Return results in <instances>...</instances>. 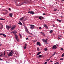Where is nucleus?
<instances>
[{
    "instance_id": "nucleus-59",
    "label": "nucleus",
    "mask_w": 64,
    "mask_h": 64,
    "mask_svg": "<svg viewBox=\"0 0 64 64\" xmlns=\"http://www.w3.org/2000/svg\"><path fill=\"white\" fill-rule=\"evenodd\" d=\"M3 20H5V19H3Z\"/></svg>"
},
{
    "instance_id": "nucleus-44",
    "label": "nucleus",
    "mask_w": 64,
    "mask_h": 64,
    "mask_svg": "<svg viewBox=\"0 0 64 64\" xmlns=\"http://www.w3.org/2000/svg\"><path fill=\"white\" fill-rule=\"evenodd\" d=\"M42 15H46V14L45 13H44L42 14Z\"/></svg>"
},
{
    "instance_id": "nucleus-17",
    "label": "nucleus",
    "mask_w": 64,
    "mask_h": 64,
    "mask_svg": "<svg viewBox=\"0 0 64 64\" xmlns=\"http://www.w3.org/2000/svg\"><path fill=\"white\" fill-rule=\"evenodd\" d=\"M41 57H42V55H39L38 56V58H41Z\"/></svg>"
},
{
    "instance_id": "nucleus-19",
    "label": "nucleus",
    "mask_w": 64,
    "mask_h": 64,
    "mask_svg": "<svg viewBox=\"0 0 64 64\" xmlns=\"http://www.w3.org/2000/svg\"><path fill=\"white\" fill-rule=\"evenodd\" d=\"M12 55V54H11L10 53L8 55V56H11Z\"/></svg>"
},
{
    "instance_id": "nucleus-34",
    "label": "nucleus",
    "mask_w": 64,
    "mask_h": 64,
    "mask_svg": "<svg viewBox=\"0 0 64 64\" xmlns=\"http://www.w3.org/2000/svg\"><path fill=\"white\" fill-rule=\"evenodd\" d=\"M54 64H59V63L58 62H56V63Z\"/></svg>"
},
{
    "instance_id": "nucleus-53",
    "label": "nucleus",
    "mask_w": 64,
    "mask_h": 64,
    "mask_svg": "<svg viewBox=\"0 0 64 64\" xmlns=\"http://www.w3.org/2000/svg\"><path fill=\"white\" fill-rule=\"evenodd\" d=\"M50 62H53V61L51 60L50 61Z\"/></svg>"
},
{
    "instance_id": "nucleus-8",
    "label": "nucleus",
    "mask_w": 64,
    "mask_h": 64,
    "mask_svg": "<svg viewBox=\"0 0 64 64\" xmlns=\"http://www.w3.org/2000/svg\"><path fill=\"white\" fill-rule=\"evenodd\" d=\"M37 45H39V46H41V44H40V42H37V43H36Z\"/></svg>"
},
{
    "instance_id": "nucleus-5",
    "label": "nucleus",
    "mask_w": 64,
    "mask_h": 64,
    "mask_svg": "<svg viewBox=\"0 0 64 64\" xmlns=\"http://www.w3.org/2000/svg\"><path fill=\"white\" fill-rule=\"evenodd\" d=\"M15 38L16 39L17 41L19 42V39H18V36H17V35H15Z\"/></svg>"
},
{
    "instance_id": "nucleus-31",
    "label": "nucleus",
    "mask_w": 64,
    "mask_h": 64,
    "mask_svg": "<svg viewBox=\"0 0 64 64\" xmlns=\"http://www.w3.org/2000/svg\"><path fill=\"white\" fill-rule=\"evenodd\" d=\"M37 41V40H34V43H35V42H36Z\"/></svg>"
},
{
    "instance_id": "nucleus-23",
    "label": "nucleus",
    "mask_w": 64,
    "mask_h": 64,
    "mask_svg": "<svg viewBox=\"0 0 64 64\" xmlns=\"http://www.w3.org/2000/svg\"><path fill=\"white\" fill-rule=\"evenodd\" d=\"M2 36L4 37H6V35L4 34H3Z\"/></svg>"
},
{
    "instance_id": "nucleus-24",
    "label": "nucleus",
    "mask_w": 64,
    "mask_h": 64,
    "mask_svg": "<svg viewBox=\"0 0 64 64\" xmlns=\"http://www.w3.org/2000/svg\"><path fill=\"white\" fill-rule=\"evenodd\" d=\"M0 25H2V27H1V29H2V28H3V25H2V24H0Z\"/></svg>"
},
{
    "instance_id": "nucleus-22",
    "label": "nucleus",
    "mask_w": 64,
    "mask_h": 64,
    "mask_svg": "<svg viewBox=\"0 0 64 64\" xmlns=\"http://www.w3.org/2000/svg\"><path fill=\"white\" fill-rule=\"evenodd\" d=\"M13 33H17V31H14V32H13Z\"/></svg>"
},
{
    "instance_id": "nucleus-35",
    "label": "nucleus",
    "mask_w": 64,
    "mask_h": 64,
    "mask_svg": "<svg viewBox=\"0 0 64 64\" xmlns=\"http://www.w3.org/2000/svg\"><path fill=\"white\" fill-rule=\"evenodd\" d=\"M4 55H5V51H4Z\"/></svg>"
},
{
    "instance_id": "nucleus-10",
    "label": "nucleus",
    "mask_w": 64,
    "mask_h": 64,
    "mask_svg": "<svg viewBox=\"0 0 64 64\" xmlns=\"http://www.w3.org/2000/svg\"><path fill=\"white\" fill-rule=\"evenodd\" d=\"M26 3L25 2H23L22 4H20V5H19V6H21V5H23V4H26Z\"/></svg>"
},
{
    "instance_id": "nucleus-54",
    "label": "nucleus",
    "mask_w": 64,
    "mask_h": 64,
    "mask_svg": "<svg viewBox=\"0 0 64 64\" xmlns=\"http://www.w3.org/2000/svg\"><path fill=\"white\" fill-rule=\"evenodd\" d=\"M62 1L63 2L64 1V0H62Z\"/></svg>"
},
{
    "instance_id": "nucleus-33",
    "label": "nucleus",
    "mask_w": 64,
    "mask_h": 64,
    "mask_svg": "<svg viewBox=\"0 0 64 64\" xmlns=\"http://www.w3.org/2000/svg\"><path fill=\"white\" fill-rule=\"evenodd\" d=\"M29 34H30V35H33V34H32V33H31L30 32H28Z\"/></svg>"
},
{
    "instance_id": "nucleus-47",
    "label": "nucleus",
    "mask_w": 64,
    "mask_h": 64,
    "mask_svg": "<svg viewBox=\"0 0 64 64\" xmlns=\"http://www.w3.org/2000/svg\"><path fill=\"white\" fill-rule=\"evenodd\" d=\"M0 60H1V61H2V60H3V59H2L0 58Z\"/></svg>"
},
{
    "instance_id": "nucleus-56",
    "label": "nucleus",
    "mask_w": 64,
    "mask_h": 64,
    "mask_svg": "<svg viewBox=\"0 0 64 64\" xmlns=\"http://www.w3.org/2000/svg\"><path fill=\"white\" fill-rule=\"evenodd\" d=\"M29 37H31V36H29Z\"/></svg>"
},
{
    "instance_id": "nucleus-63",
    "label": "nucleus",
    "mask_w": 64,
    "mask_h": 64,
    "mask_svg": "<svg viewBox=\"0 0 64 64\" xmlns=\"http://www.w3.org/2000/svg\"><path fill=\"white\" fill-rule=\"evenodd\" d=\"M62 14H63V12H62Z\"/></svg>"
},
{
    "instance_id": "nucleus-52",
    "label": "nucleus",
    "mask_w": 64,
    "mask_h": 64,
    "mask_svg": "<svg viewBox=\"0 0 64 64\" xmlns=\"http://www.w3.org/2000/svg\"><path fill=\"white\" fill-rule=\"evenodd\" d=\"M9 10H10V11H11V8H9Z\"/></svg>"
},
{
    "instance_id": "nucleus-18",
    "label": "nucleus",
    "mask_w": 64,
    "mask_h": 64,
    "mask_svg": "<svg viewBox=\"0 0 64 64\" xmlns=\"http://www.w3.org/2000/svg\"><path fill=\"white\" fill-rule=\"evenodd\" d=\"M56 20L58 21L59 22H62V20H59L58 19H57Z\"/></svg>"
},
{
    "instance_id": "nucleus-41",
    "label": "nucleus",
    "mask_w": 64,
    "mask_h": 64,
    "mask_svg": "<svg viewBox=\"0 0 64 64\" xmlns=\"http://www.w3.org/2000/svg\"><path fill=\"white\" fill-rule=\"evenodd\" d=\"M2 14H3V15H6V14H7L6 13H3Z\"/></svg>"
},
{
    "instance_id": "nucleus-60",
    "label": "nucleus",
    "mask_w": 64,
    "mask_h": 64,
    "mask_svg": "<svg viewBox=\"0 0 64 64\" xmlns=\"http://www.w3.org/2000/svg\"><path fill=\"white\" fill-rule=\"evenodd\" d=\"M56 45H57V46H58V45L57 44H56Z\"/></svg>"
},
{
    "instance_id": "nucleus-12",
    "label": "nucleus",
    "mask_w": 64,
    "mask_h": 64,
    "mask_svg": "<svg viewBox=\"0 0 64 64\" xmlns=\"http://www.w3.org/2000/svg\"><path fill=\"white\" fill-rule=\"evenodd\" d=\"M27 46V44H25V45L24 46V49H26V47Z\"/></svg>"
},
{
    "instance_id": "nucleus-3",
    "label": "nucleus",
    "mask_w": 64,
    "mask_h": 64,
    "mask_svg": "<svg viewBox=\"0 0 64 64\" xmlns=\"http://www.w3.org/2000/svg\"><path fill=\"white\" fill-rule=\"evenodd\" d=\"M42 41L44 43H44V44H48L47 41V40H46L43 39L42 40Z\"/></svg>"
},
{
    "instance_id": "nucleus-50",
    "label": "nucleus",
    "mask_w": 64,
    "mask_h": 64,
    "mask_svg": "<svg viewBox=\"0 0 64 64\" xmlns=\"http://www.w3.org/2000/svg\"><path fill=\"white\" fill-rule=\"evenodd\" d=\"M47 62H45L44 63V64H47Z\"/></svg>"
},
{
    "instance_id": "nucleus-51",
    "label": "nucleus",
    "mask_w": 64,
    "mask_h": 64,
    "mask_svg": "<svg viewBox=\"0 0 64 64\" xmlns=\"http://www.w3.org/2000/svg\"><path fill=\"white\" fill-rule=\"evenodd\" d=\"M23 19H24L23 20H23L24 21H25V20H24V18H23Z\"/></svg>"
},
{
    "instance_id": "nucleus-20",
    "label": "nucleus",
    "mask_w": 64,
    "mask_h": 64,
    "mask_svg": "<svg viewBox=\"0 0 64 64\" xmlns=\"http://www.w3.org/2000/svg\"><path fill=\"white\" fill-rule=\"evenodd\" d=\"M53 32V31L52 30L50 31L49 32L51 34L52 33V32Z\"/></svg>"
},
{
    "instance_id": "nucleus-16",
    "label": "nucleus",
    "mask_w": 64,
    "mask_h": 64,
    "mask_svg": "<svg viewBox=\"0 0 64 64\" xmlns=\"http://www.w3.org/2000/svg\"><path fill=\"white\" fill-rule=\"evenodd\" d=\"M18 24H20V25H23V24H22L21 23V22H20V23H18Z\"/></svg>"
},
{
    "instance_id": "nucleus-32",
    "label": "nucleus",
    "mask_w": 64,
    "mask_h": 64,
    "mask_svg": "<svg viewBox=\"0 0 64 64\" xmlns=\"http://www.w3.org/2000/svg\"><path fill=\"white\" fill-rule=\"evenodd\" d=\"M10 54H13V52L11 51L10 52Z\"/></svg>"
},
{
    "instance_id": "nucleus-14",
    "label": "nucleus",
    "mask_w": 64,
    "mask_h": 64,
    "mask_svg": "<svg viewBox=\"0 0 64 64\" xmlns=\"http://www.w3.org/2000/svg\"><path fill=\"white\" fill-rule=\"evenodd\" d=\"M26 31L27 33H29V31H28V29H27V28H26Z\"/></svg>"
},
{
    "instance_id": "nucleus-29",
    "label": "nucleus",
    "mask_w": 64,
    "mask_h": 64,
    "mask_svg": "<svg viewBox=\"0 0 64 64\" xmlns=\"http://www.w3.org/2000/svg\"><path fill=\"white\" fill-rule=\"evenodd\" d=\"M56 52H54V54H52V56H54V55H55V54H56Z\"/></svg>"
},
{
    "instance_id": "nucleus-6",
    "label": "nucleus",
    "mask_w": 64,
    "mask_h": 64,
    "mask_svg": "<svg viewBox=\"0 0 64 64\" xmlns=\"http://www.w3.org/2000/svg\"><path fill=\"white\" fill-rule=\"evenodd\" d=\"M28 13H30V14H32V15L33 14H34L35 13H34V12L33 11H29L28 12Z\"/></svg>"
},
{
    "instance_id": "nucleus-46",
    "label": "nucleus",
    "mask_w": 64,
    "mask_h": 64,
    "mask_svg": "<svg viewBox=\"0 0 64 64\" xmlns=\"http://www.w3.org/2000/svg\"><path fill=\"white\" fill-rule=\"evenodd\" d=\"M26 40H28V38H26Z\"/></svg>"
},
{
    "instance_id": "nucleus-37",
    "label": "nucleus",
    "mask_w": 64,
    "mask_h": 64,
    "mask_svg": "<svg viewBox=\"0 0 64 64\" xmlns=\"http://www.w3.org/2000/svg\"><path fill=\"white\" fill-rule=\"evenodd\" d=\"M41 33H42V35H44V33H43V32H41Z\"/></svg>"
},
{
    "instance_id": "nucleus-39",
    "label": "nucleus",
    "mask_w": 64,
    "mask_h": 64,
    "mask_svg": "<svg viewBox=\"0 0 64 64\" xmlns=\"http://www.w3.org/2000/svg\"><path fill=\"white\" fill-rule=\"evenodd\" d=\"M37 50H38V51L39 50V48H37Z\"/></svg>"
},
{
    "instance_id": "nucleus-64",
    "label": "nucleus",
    "mask_w": 64,
    "mask_h": 64,
    "mask_svg": "<svg viewBox=\"0 0 64 64\" xmlns=\"http://www.w3.org/2000/svg\"><path fill=\"white\" fill-rule=\"evenodd\" d=\"M1 55H2V54H1Z\"/></svg>"
},
{
    "instance_id": "nucleus-40",
    "label": "nucleus",
    "mask_w": 64,
    "mask_h": 64,
    "mask_svg": "<svg viewBox=\"0 0 64 64\" xmlns=\"http://www.w3.org/2000/svg\"><path fill=\"white\" fill-rule=\"evenodd\" d=\"M60 60H63V58H61L60 59Z\"/></svg>"
},
{
    "instance_id": "nucleus-36",
    "label": "nucleus",
    "mask_w": 64,
    "mask_h": 64,
    "mask_svg": "<svg viewBox=\"0 0 64 64\" xmlns=\"http://www.w3.org/2000/svg\"><path fill=\"white\" fill-rule=\"evenodd\" d=\"M7 53H8V52H10V51H9V50H8L7 51Z\"/></svg>"
},
{
    "instance_id": "nucleus-2",
    "label": "nucleus",
    "mask_w": 64,
    "mask_h": 64,
    "mask_svg": "<svg viewBox=\"0 0 64 64\" xmlns=\"http://www.w3.org/2000/svg\"><path fill=\"white\" fill-rule=\"evenodd\" d=\"M29 25L31 26L30 28V29H34V28L35 27V26L32 24H29Z\"/></svg>"
},
{
    "instance_id": "nucleus-4",
    "label": "nucleus",
    "mask_w": 64,
    "mask_h": 64,
    "mask_svg": "<svg viewBox=\"0 0 64 64\" xmlns=\"http://www.w3.org/2000/svg\"><path fill=\"white\" fill-rule=\"evenodd\" d=\"M6 29H7L8 30H9V29H10V28H11V26H8L7 25H6Z\"/></svg>"
},
{
    "instance_id": "nucleus-55",
    "label": "nucleus",
    "mask_w": 64,
    "mask_h": 64,
    "mask_svg": "<svg viewBox=\"0 0 64 64\" xmlns=\"http://www.w3.org/2000/svg\"><path fill=\"white\" fill-rule=\"evenodd\" d=\"M0 46H2V44H0Z\"/></svg>"
},
{
    "instance_id": "nucleus-21",
    "label": "nucleus",
    "mask_w": 64,
    "mask_h": 64,
    "mask_svg": "<svg viewBox=\"0 0 64 64\" xmlns=\"http://www.w3.org/2000/svg\"><path fill=\"white\" fill-rule=\"evenodd\" d=\"M42 17V18H40V17H39V18H38L40 20H42V19H43V17Z\"/></svg>"
},
{
    "instance_id": "nucleus-15",
    "label": "nucleus",
    "mask_w": 64,
    "mask_h": 64,
    "mask_svg": "<svg viewBox=\"0 0 64 64\" xmlns=\"http://www.w3.org/2000/svg\"><path fill=\"white\" fill-rule=\"evenodd\" d=\"M14 28H13V27L12 28H11L10 30H11V31H12V30H14Z\"/></svg>"
},
{
    "instance_id": "nucleus-45",
    "label": "nucleus",
    "mask_w": 64,
    "mask_h": 64,
    "mask_svg": "<svg viewBox=\"0 0 64 64\" xmlns=\"http://www.w3.org/2000/svg\"><path fill=\"white\" fill-rule=\"evenodd\" d=\"M52 26H53V27H55V25H54V24H53V25H52Z\"/></svg>"
},
{
    "instance_id": "nucleus-9",
    "label": "nucleus",
    "mask_w": 64,
    "mask_h": 64,
    "mask_svg": "<svg viewBox=\"0 0 64 64\" xmlns=\"http://www.w3.org/2000/svg\"><path fill=\"white\" fill-rule=\"evenodd\" d=\"M3 11H4L5 12V13H6V14H7V13H8V11H7V10H3Z\"/></svg>"
},
{
    "instance_id": "nucleus-38",
    "label": "nucleus",
    "mask_w": 64,
    "mask_h": 64,
    "mask_svg": "<svg viewBox=\"0 0 64 64\" xmlns=\"http://www.w3.org/2000/svg\"><path fill=\"white\" fill-rule=\"evenodd\" d=\"M57 9L56 8L54 10V11H56L57 10Z\"/></svg>"
},
{
    "instance_id": "nucleus-30",
    "label": "nucleus",
    "mask_w": 64,
    "mask_h": 64,
    "mask_svg": "<svg viewBox=\"0 0 64 64\" xmlns=\"http://www.w3.org/2000/svg\"><path fill=\"white\" fill-rule=\"evenodd\" d=\"M19 35H20V38H22V36H21V35L20 34H19Z\"/></svg>"
},
{
    "instance_id": "nucleus-1",
    "label": "nucleus",
    "mask_w": 64,
    "mask_h": 64,
    "mask_svg": "<svg viewBox=\"0 0 64 64\" xmlns=\"http://www.w3.org/2000/svg\"><path fill=\"white\" fill-rule=\"evenodd\" d=\"M52 46V50H55V49H56V48H57V46H56V45H54V46Z\"/></svg>"
},
{
    "instance_id": "nucleus-42",
    "label": "nucleus",
    "mask_w": 64,
    "mask_h": 64,
    "mask_svg": "<svg viewBox=\"0 0 64 64\" xmlns=\"http://www.w3.org/2000/svg\"><path fill=\"white\" fill-rule=\"evenodd\" d=\"M60 49L61 50H63V48H60Z\"/></svg>"
},
{
    "instance_id": "nucleus-43",
    "label": "nucleus",
    "mask_w": 64,
    "mask_h": 64,
    "mask_svg": "<svg viewBox=\"0 0 64 64\" xmlns=\"http://www.w3.org/2000/svg\"><path fill=\"white\" fill-rule=\"evenodd\" d=\"M3 34H0V35H3Z\"/></svg>"
},
{
    "instance_id": "nucleus-58",
    "label": "nucleus",
    "mask_w": 64,
    "mask_h": 64,
    "mask_svg": "<svg viewBox=\"0 0 64 64\" xmlns=\"http://www.w3.org/2000/svg\"><path fill=\"white\" fill-rule=\"evenodd\" d=\"M59 39H60V38H58Z\"/></svg>"
},
{
    "instance_id": "nucleus-7",
    "label": "nucleus",
    "mask_w": 64,
    "mask_h": 64,
    "mask_svg": "<svg viewBox=\"0 0 64 64\" xmlns=\"http://www.w3.org/2000/svg\"><path fill=\"white\" fill-rule=\"evenodd\" d=\"M9 16L10 17H12V16H13V14L12 13H10L9 14Z\"/></svg>"
},
{
    "instance_id": "nucleus-11",
    "label": "nucleus",
    "mask_w": 64,
    "mask_h": 64,
    "mask_svg": "<svg viewBox=\"0 0 64 64\" xmlns=\"http://www.w3.org/2000/svg\"><path fill=\"white\" fill-rule=\"evenodd\" d=\"M44 27H45L46 29H48V26H46V24H44Z\"/></svg>"
},
{
    "instance_id": "nucleus-26",
    "label": "nucleus",
    "mask_w": 64,
    "mask_h": 64,
    "mask_svg": "<svg viewBox=\"0 0 64 64\" xmlns=\"http://www.w3.org/2000/svg\"><path fill=\"white\" fill-rule=\"evenodd\" d=\"M13 28H14V29H15V28H16V26H15V25H14V26H13Z\"/></svg>"
},
{
    "instance_id": "nucleus-49",
    "label": "nucleus",
    "mask_w": 64,
    "mask_h": 64,
    "mask_svg": "<svg viewBox=\"0 0 64 64\" xmlns=\"http://www.w3.org/2000/svg\"><path fill=\"white\" fill-rule=\"evenodd\" d=\"M0 20H3V19L2 18H0Z\"/></svg>"
},
{
    "instance_id": "nucleus-61",
    "label": "nucleus",
    "mask_w": 64,
    "mask_h": 64,
    "mask_svg": "<svg viewBox=\"0 0 64 64\" xmlns=\"http://www.w3.org/2000/svg\"><path fill=\"white\" fill-rule=\"evenodd\" d=\"M8 62H6V63H7Z\"/></svg>"
},
{
    "instance_id": "nucleus-48",
    "label": "nucleus",
    "mask_w": 64,
    "mask_h": 64,
    "mask_svg": "<svg viewBox=\"0 0 64 64\" xmlns=\"http://www.w3.org/2000/svg\"><path fill=\"white\" fill-rule=\"evenodd\" d=\"M39 28H40V29H42L41 27H39Z\"/></svg>"
},
{
    "instance_id": "nucleus-25",
    "label": "nucleus",
    "mask_w": 64,
    "mask_h": 64,
    "mask_svg": "<svg viewBox=\"0 0 64 64\" xmlns=\"http://www.w3.org/2000/svg\"><path fill=\"white\" fill-rule=\"evenodd\" d=\"M44 51H47V50H48V49L47 48H45L44 49Z\"/></svg>"
},
{
    "instance_id": "nucleus-62",
    "label": "nucleus",
    "mask_w": 64,
    "mask_h": 64,
    "mask_svg": "<svg viewBox=\"0 0 64 64\" xmlns=\"http://www.w3.org/2000/svg\"><path fill=\"white\" fill-rule=\"evenodd\" d=\"M44 8V9H45V8Z\"/></svg>"
},
{
    "instance_id": "nucleus-27",
    "label": "nucleus",
    "mask_w": 64,
    "mask_h": 64,
    "mask_svg": "<svg viewBox=\"0 0 64 64\" xmlns=\"http://www.w3.org/2000/svg\"><path fill=\"white\" fill-rule=\"evenodd\" d=\"M50 60V58L46 60V61H49V60Z\"/></svg>"
},
{
    "instance_id": "nucleus-13",
    "label": "nucleus",
    "mask_w": 64,
    "mask_h": 64,
    "mask_svg": "<svg viewBox=\"0 0 64 64\" xmlns=\"http://www.w3.org/2000/svg\"><path fill=\"white\" fill-rule=\"evenodd\" d=\"M41 53V52H39L37 54H36V56H37V55H39L40 54V53Z\"/></svg>"
},
{
    "instance_id": "nucleus-57",
    "label": "nucleus",
    "mask_w": 64,
    "mask_h": 64,
    "mask_svg": "<svg viewBox=\"0 0 64 64\" xmlns=\"http://www.w3.org/2000/svg\"><path fill=\"white\" fill-rule=\"evenodd\" d=\"M2 56V54L0 55V56Z\"/></svg>"
},
{
    "instance_id": "nucleus-28",
    "label": "nucleus",
    "mask_w": 64,
    "mask_h": 64,
    "mask_svg": "<svg viewBox=\"0 0 64 64\" xmlns=\"http://www.w3.org/2000/svg\"><path fill=\"white\" fill-rule=\"evenodd\" d=\"M24 19L23 18V17L21 18L20 19V20H23Z\"/></svg>"
}]
</instances>
